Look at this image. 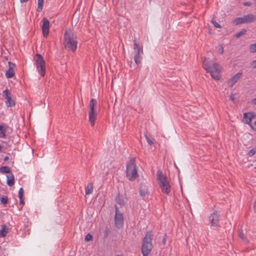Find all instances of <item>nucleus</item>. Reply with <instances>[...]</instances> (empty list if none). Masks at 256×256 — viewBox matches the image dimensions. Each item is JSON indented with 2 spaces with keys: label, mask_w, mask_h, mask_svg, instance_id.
I'll return each instance as SVG.
<instances>
[{
  "label": "nucleus",
  "mask_w": 256,
  "mask_h": 256,
  "mask_svg": "<svg viewBox=\"0 0 256 256\" xmlns=\"http://www.w3.org/2000/svg\"><path fill=\"white\" fill-rule=\"evenodd\" d=\"M202 66L207 72L210 73L212 78L216 80H220L222 68L220 64L204 58L202 62Z\"/></svg>",
  "instance_id": "f257e3e1"
},
{
  "label": "nucleus",
  "mask_w": 256,
  "mask_h": 256,
  "mask_svg": "<svg viewBox=\"0 0 256 256\" xmlns=\"http://www.w3.org/2000/svg\"><path fill=\"white\" fill-rule=\"evenodd\" d=\"M64 39L66 49L74 52L77 48L78 41L74 32L70 29L66 30Z\"/></svg>",
  "instance_id": "f03ea898"
},
{
  "label": "nucleus",
  "mask_w": 256,
  "mask_h": 256,
  "mask_svg": "<svg viewBox=\"0 0 256 256\" xmlns=\"http://www.w3.org/2000/svg\"><path fill=\"white\" fill-rule=\"evenodd\" d=\"M153 234L151 231L147 232L142 240V252L143 256H148L153 248L152 240Z\"/></svg>",
  "instance_id": "7ed1b4c3"
},
{
  "label": "nucleus",
  "mask_w": 256,
  "mask_h": 256,
  "mask_svg": "<svg viewBox=\"0 0 256 256\" xmlns=\"http://www.w3.org/2000/svg\"><path fill=\"white\" fill-rule=\"evenodd\" d=\"M156 177L158 180V184L162 191L163 193L168 194L170 192L171 187L167 177L164 176L160 170L158 171Z\"/></svg>",
  "instance_id": "20e7f679"
},
{
  "label": "nucleus",
  "mask_w": 256,
  "mask_h": 256,
  "mask_svg": "<svg viewBox=\"0 0 256 256\" xmlns=\"http://www.w3.org/2000/svg\"><path fill=\"white\" fill-rule=\"evenodd\" d=\"M135 161V158H132L126 165V176L130 181L135 180L138 177Z\"/></svg>",
  "instance_id": "39448f33"
},
{
  "label": "nucleus",
  "mask_w": 256,
  "mask_h": 256,
  "mask_svg": "<svg viewBox=\"0 0 256 256\" xmlns=\"http://www.w3.org/2000/svg\"><path fill=\"white\" fill-rule=\"evenodd\" d=\"M37 70L42 76H44L46 72L45 61L40 54H36L34 57Z\"/></svg>",
  "instance_id": "423d86ee"
},
{
  "label": "nucleus",
  "mask_w": 256,
  "mask_h": 256,
  "mask_svg": "<svg viewBox=\"0 0 256 256\" xmlns=\"http://www.w3.org/2000/svg\"><path fill=\"white\" fill-rule=\"evenodd\" d=\"M256 20V16L253 14H248L244 17L236 18L233 20V24L236 25L245 23H250Z\"/></svg>",
  "instance_id": "0eeeda50"
},
{
  "label": "nucleus",
  "mask_w": 256,
  "mask_h": 256,
  "mask_svg": "<svg viewBox=\"0 0 256 256\" xmlns=\"http://www.w3.org/2000/svg\"><path fill=\"white\" fill-rule=\"evenodd\" d=\"M115 225L116 228H120L124 224L123 214L118 210L117 206H115V216H114Z\"/></svg>",
  "instance_id": "6e6552de"
},
{
  "label": "nucleus",
  "mask_w": 256,
  "mask_h": 256,
  "mask_svg": "<svg viewBox=\"0 0 256 256\" xmlns=\"http://www.w3.org/2000/svg\"><path fill=\"white\" fill-rule=\"evenodd\" d=\"M4 95V98L6 99V104L8 107H11L15 105L14 101L12 98L11 94L8 90H6L3 92Z\"/></svg>",
  "instance_id": "1a4fd4ad"
},
{
  "label": "nucleus",
  "mask_w": 256,
  "mask_h": 256,
  "mask_svg": "<svg viewBox=\"0 0 256 256\" xmlns=\"http://www.w3.org/2000/svg\"><path fill=\"white\" fill-rule=\"evenodd\" d=\"M49 26L50 22L48 19L46 18H42V30L43 35L44 37H46L48 34Z\"/></svg>",
  "instance_id": "9d476101"
},
{
  "label": "nucleus",
  "mask_w": 256,
  "mask_h": 256,
  "mask_svg": "<svg viewBox=\"0 0 256 256\" xmlns=\"http://www.w3.org/2000/svg\"><path fill=\"white\" fill-rule=\"evenodd\" d=\"M211 224L212 226H217L219 222V214L217 210H215L209 217Z\"/></svg>",
  "instance_id": "9b49d317"
},
{
  "label": "nucleus",
  "mask_w": 256,
  "mask_h": 256,
  "mask_svg": "<svg viewBox=\"0 0 256 256\" xmlns=\"http://www.w3.org/2000/svg\"><path fill=\"white\" fill-rule=\"evenodd\" d=\"M16 65L14 64L9 62H8V70L6 72V76L7 78H12L14 76V69Z\"/></svg>",
  "instance_id": "f8f14e48"
},
{
  "label": "nucleus",
  "mask_w": 256,
  "mask_h": 256,
  "mask_svg": "<svg viewBox=\"0 0 256 256\" xmlns=\"http://www.w3.org/2000/svg\"><path fill=\"white\" fill-rule=\"evenodd\" d=\"M242 74L241 72H238L234 76L229 80L228 84L229 86L232 87L241 78Z\"/></svg>",
  "instance_id": "ddd939ff"
},
{
  "label": "nucleus",
  "mask_w": 256,
  "mask_h": 256,
  "mask_svg": "<svg viewBox=\"0 0 256 256\" xmlns=\"http://www.w3.org/2000/svg\"><path fill=\"white\" fill-rule=\"evenodd\" d=\"M89 121L90 122L92 126L94 124L95 120L97 116V112L96 110L91 111L88 112Z\"/></svg>",
  "instance_id": "4468645a"
},
{
  "label": "nucleus",
  "mask_w": 256,
  "mask_h": 256,
  "mask_svg": "<svg viewBox=\"0 0 256 256\" xmlns=\"http://www.w3.org/2000/svg\"><path fill=\"white\" fill-rule=\"evenodd\" d=\"M134 54H143L142 48L140 46L138 43L137 42L136 40L134 41Z\"/></svg>",
  "instance_id": "2eb2a0df"
},
{
  "label": "nucleus",
  "mask_w": 256,
  "mask_h": 256,
  "mask_svg": "<svg viewBox=\"0 0 256 256\" xmlns=\"http://www.w3.org/2000/svg\"><path fill=\"white\" fill-rule=\"evenodd\" d=\"M7 177V184L10 186H12L14 184V176L12 173H10L8 175L6 176Z\"/></svg>",
  "instance_id": "dca6fc26"
},
{
  "label": "nucleus",
  "mask_w": 256,
  "mask_h": 256,
  "mask_svg": "<svg viewBox=\"0 0 256 256\" xmlns=\"http://www.w3.org/2000/svg\"><path fill=\"white\" fill-rule=\"evenodd\" d=\"M252 120L248 116V114L244 113V114L243 122H244V123L248 124L252 129H254V126L252 124H251Z\"/></svg>",
  "instance_id": "f3484780"
},
{
  "label": "nucleus",
  "mask_w": 256,
  "mask_h": 256,
  "mask_svg": "<svg viewBox=\"0 0 256 256\" xmlns=\"http://www.w3.org/2000/svg\"><path fill=\"white\" fill-rule=\"evenodd\" d=\"M96 106H97V102H96V100H95L94 98H92L90 100V104H89V108H90L89 112L96 110Z\"/></svg>",
  "instance_id": "a211bd4d"
},
{
  "label": "nucleus",
  "mask_w": 256,
  "mask_h": 256,
  "mask_svg": "<svg viewBox=\"0 0 256 256\" xmlns=\"http://www.w3.org/2000/svg\"><path fill=\"white\" fill-rule=\"evenodd\" d=\"M24 193V189L22 188H20L19 190V191H18V198H20V204H24V198H23Z\"/></svg>",
  "instance_id": "6ab92c4d"
},
{
  "label": "nucleus",
  "mask_w": 256,
  "mask_h": 256,
  "mask_svg": "<svg viewBox=\"0 0 256 256\" xmlns=\"http://www.w3.org/2000/svg\"><path fill=\"white\" fill-rule=\"evenodd\" d=\"M238 237L241 238L244 242L248 243V240L246 238V236H245L244 233L241 230H239L238 232Z\"/></svg>",
  "instance_id": "aec40b11"
},
{
  "label": "nucleus",
  "mask_w": 256,
  "mask_h": 256,
  "mask_svg": "<svg viewBox=\"0 0 256 256\" xmlns=\"http://www.w3.org/2000/svg\"><path fill=\"white\" fill-rule=\"evenodd\" d=\"M8 232V228L6 225H2V230L0 231V236H4Z\"/></svg>",
  "instance_id": "412c9836"
},
{
  "label": "nucleus",
  "mask_w": 256,
  "mask_h": 256,
  "mask_svg": "<svg viewBox=\"0 0 256 256\" xmlns=\"http://www.w3.org/2000/svg\"><path fill=\"white\" fill-rule=\"evenodd\" d=\"M93 191V186L92 184H88L86 190V194H90L92 193Z\"/></svg>",
  "instance_id": "4be33fe9"
},
{
  "label": "nucleus",
  "mask_w": 256,
  "mask_h": 256,
  "mask_svg": "<svg viewBox=\"0 0 256 256\" xmlns=\"http://www.w3.org/2000/svg\"><path fill=\"white\" fill-rule=\"evenodd\" d=\"M0 172L2 173L10 174V168L7 166H3L0 167Z\"/></svg>",
  "instance_id": "5701e85b"
},
{
  "label": "nucleus",
  "mask_w": 256,
  "mask_h": 256,
  "mask_svg": "<svg viewBox=\"0 0 256 256\" xmlns=\"http://www.w3.org/2000/svg\"><path fill=\"white\" fill-rule=\"evenodd\" d=\"M44 4V0H38L37 11L40 12L42 10Z\"/></svg>",
  "instance_id": "b1692460"
},
{
  "label": "nucleus",
  "mask_w": 256,
  "mask_h": 256,
  "mask_svg": "<svg viewBox=\"0 0 256 256\" xmlns=\"http://www.w3.org/2000/svg\"><path fill=\"white\" fill-rule=\"evenodd\" d=\"M142 54H134V60L136 64L140 63V56Z\"/></svg>",
  "instance_id": "393cba45"
},
{
  "label": "nucleus",
  "mask_w": 256,
  "mask_h": 256,
  "mask_svg": "<svg viewBox=\"0 0 256 256\" xmlns=\"http://www.w3.org/2000/svg\"><path fill=\"white\" fill-rule=\"evenodd\" d=\"M116 202L120 205H124V201L122 199V196H118L116 198Z\"/></svg>",
  "instance_id": "a878e982"
},
{
  "label": "nucleus",
  "mask_w": 256,
  "mask_h": 256,
  "mask_svg": "<svg viewBox=\"0 0 256 256\" xmlns=\"http://www.w3.org/2000/svg\"><path fill=\"white\" fill-rule=\"evenodd\" d=\"M148 193V190L146 188L142 189V187L141 186L140 188V194L141 196H144Z\"/></svg>",
  "instance_id": "bb28decb"
},
{
  "label": "nucleus",
  "mask_w": 256,
  "mask_h": 256,
  "mask_svg": "<svg viewBox=\"0 0 256 256\" xmlns=\"http://www.w3.org/2000/svg\"><path fill=\"white\" fill-rule=\"evenodd\" d=\"M256 154V146L251 149L248 153L249 156H252Z\"/></svg>",
  "instance_id": "cd10ccee"
},
{
  "label": "nucleus",
  "mask_w": 256,
  "mask_h": 256,
  "mask_svg": "<svg viewBox=\"0 0 256 256\" xmlns=\"http://www.w3.org/2000/svg\"><path fill=\"white\" fill-rule=\"evenodd\" d=\"M246 32V30L245 29H243L236 34V37L238 38L240 36L245 34Z\"/></svg>",
  "instance_id": "c85d7f7f"
},
{
  "label": "nucleus",
  "mask_w": 256,
  "mask_h": 256,
  "mask_svg": "<svg viewBox=\"0 0 256 256\" xmlns=\"http://www.w3.org/2000/svg\"><path fill=\"white\" fill-rule=\"evenodd\" d=\"M250 50L251 52H256V43L250 46Z\"/></svg>",
  "instance_id": "c756f323"
},
{
  "label": "nucleus",
  "mask_w": 256,
  "mask_h": 256,
  "mask_svg": "<svg viewBox=\"0 0 256 256\" xmlns=\"http://www.w3.org/2000/svg\"><path fill=\"white\" fill-rule=\"evenodd\" d=\"M0 202L2 204H6L8 202V198L6 196L2 197L0 198Z\"/></svg>",
  "instance_id": "7c9ffc66"
},
{
  "label": "nucleus",
  "mask_w": 256,
  "mask_h": 256,
  "mask_svg": "<svg viewBox=\"0 0 256 256\" xmlns=\"http://www.w3.org/2000/svg\"><path fill=\"white\" fill-rule=\"evenodd\" d=\"M92 236L90 234H88L86 236L84 240L88 242V241L91 240H92Z\"/></svg>",
  "instance_id": "2f4dec72"
},
{
  "label": "nucleus",
  "mask_w": 256,
  "mask_h": 256,
  "mask_svg": "<svg viewBox=\"0 0 256 256\" xmlns=\"http://www.w3.org/2000/svg\"><path fill=\"white\" fill-rule=\"evenodd\" d=\"M145 137L146 139V141H147L148 143L150 146L152 145L154 143L152 140L149 138L146 134H145Z\"/></svg>",
  "instance_id": "473e14b6"
},
{
  "label": "nucleus",
  "mask_w": 256,
  "mask_h": 256,
  "mask_svg": "<svg viewBox=\"0 0 256 256\" xmlns=\"http://www.w3.org/2000/svg\"><path fill=\"white\" fill-rule=\"evenodd\" d=\"M212 24H214V26L216 28H221V26L218 24L215 20H214V19H212Z\"/></svg>",
  "instance_id": "72a5a7b5"
},
{
  "label": "nucleus",
  "mask_w": 256,
  "mask_h": 256,
  "mask_svg": "<svg viewBox=\"0 0 256 256\" xmlns=\"http://www.w3.org/2000/svg\"><path fill=\"white\" fill-rule=\"evenodd\" d=\"M218 52H220V54H223L224 52V48L222 46H219L218 48Z\"/></svg>",
  "instance_id": "f704fd0d"
},
{
  "label": "nucleus",
  "mask_w": 256,
  "mask_h": 256,
  "mask_svg": "<svg viewBox=\"0 0 256 256\" xmlns=\"http://www.w3.org/2000/svg\"><path fill=\"white\" fill-rule=\"evenodd\" d=\"M247 114H248V116L250 117L252 120L256 117V114L253 112H248Z\"/></svg>",
  "instance_id": "c9c22d12"
},
{
  "label": "nucleus",
  "mask_w": 256,
  "mask_h": 256,
  "mask_svg": "<svg viewBox=\"0 0 256 256\" xmlns=\"http://www.w3.org/2000/svg\"><path fill=\"white\" fill-rule=\"evenodd\" d=\"M250 66H251L253 68H256V60H252V61L250 62Z\"/></svg>",
  "instance_id": "e433bc0d"
},
{
  "label": "nucleus",
  "mask_w": 256,
  "mask_h": 256,
  "mask_svg": "<svg viewBox=\"0 0 256 256\" xmlns=\"http://www.w3.org/2000/svg\"><path fill=\"white\" fill-rule=\"evenodd\" d=\"M6 130H4L0 132V138H4L6 136Z\"/></svg>",
  "instance_id": "4c0bfd02"
},
{
  "label": "nucleus",
  "mask_w": 256,
  "mask_h": 256,
  "mask_svg": "<svg viewBox=\"0 0 256 256\" xmlns=\"http://www.w3.org/2000/svg\"><path fill=\"white\" fill-rule=\"evenodd\" d=\"M235 98H236V95L234 94H230V100L234 102Z\"/></svg>",
  "instance_id": "58836bf2"
},
{
  "label": "nucleus",
  "mask_w": 256,
  "mask_h": 256,
  "mask_svg": "<svg viewBox=\"0 0 256 256\" xmlns=\"http://www.w3.org/2000/svg\"><path fill=\"white\" fill-rule=\"evenodd\" d=\"M7 126L4 125H0V131L4 130H6Z\"/></svg>",
  "instance_id": "ea45409f"
},
{
  "label": "nucleus",
  "mask_w": 256,
  "mask_h": 256,
  "mask_svg": "<svg viewBox=\"0 0 256 256\" xmlns=\"http://www.w3.org/2000/svg\"><path fill=\"white\" fill-rule=\"evenodd\" d=\"M166 234H165L163 238V239H162V243L164 244H166Z\"/></svg>",
  "instance_id": "a19ab883"
},
{
  "label": "nucleus",
  "mask_w": 256,
  "mask_h": 256,
  "mask_svg": "<svg viewBox=\"0 0 256 256\" xmlns=\"http://www.w3.org/2000/svg\"><path fill=\"white\" fill-rule=\"evenodd\" d=\"M251 4L250 2H246L244 3V5L246 6H250Z\"/></svg>",
  "instance_id": "79ce46f5"
},
{
  "label": "nucleus",
  "mask_w": 256,
  "mask_h": 256,
  "mask_svg": "<svg viewBox=\"0 0 256 256\" xmlns=\"http://www.w3.org/2000/svg\"><path fill=\"white\" fill-rule=\"evenodd\" d=\"M252 104H256V98L252 100Z\"/></svg>",
  "instance_id": "37998d69"
},
{
  "label": "nucleus",
  "mask_w": 256,
  "mask_h": 256,
  "mask_svg": "<svg viewBox=\"0 0 256 256\" xmlns=\"http://www.w3.org/2000/svg\"><path fill=\"white\" fill-rule=\"evenodd\" d=\"M28 0H20L21 3L25 2H28Z\"/></svg>",
  "instance_id": "c03bdc74"
},
{
  "label": "nucleus",
  "mask_w": 256,
  "mask_h": 256,
  "mask_svg": "<svg viewBox=\"0 0 256 256\" xmlns=\"http://www.w3.org/2000/svg\"><path fill=\"white\" fill-rule=\"evenodd\" d=\"M9 159L8 157V156H6L4 158V161H6L8 160Z\"/></svg>",
  "instance_id": "a18cd8bd"
},
{
  "label": "nucleus",
  "mask_w": 256,
  "mask_h": 256,
  "mask_svg": "<svg viewBox=\"0 0 256 256\" xmlns=\"http://www.w3.org/2000/svg\"><path fill=\"white\" fill-rule=\"evenodd\" d=\"M2 148V146L0 145V151L1 150Z\"/></svg>",
  "instance_id": "49530a36"
},
{
  "label": "nucleus",
  "mask_w": 256,
  "mask_h": 256,
  "mask_svg": "<svg viewBox=\"0 0 256 256\" xmlns=\"http://www.w3.org/2000/svg\"><path fill=\"white\" fill-rule=\"evenodd\" d=\"M254 125H256V122H254Z\"/></svg>",
  "instance_id": "de8ad7c7"
},
{
  "label": "nucleus",
  "mask_w": 256,
  "mask_h": 256,
  "mask_svg": "<svg viewBox=\"0 0 256 256\" xmlns=\"http://www.w3.org/2000/svg\"><path fill=\"white\" fill-rule=\"evenodd\" d=\"M255 2H256V1H255Z\"/></svg>",
  "instance_id": "09e8293b"
}]
</instances>
